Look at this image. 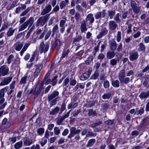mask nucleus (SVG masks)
<instances>
[{
  "instance_id": "obj_1",
  "label": "nucleus",
  "mask_w": 149,
  "mask_h": 149,
  "mask_svg": "<svg viewBox=\"0 0 149 149\" xmlns=\"http://www.w3.org/2000/svg\"><path fill=\"white\" fill-rule=\"evenodd\" d=\"M59 92L56 91H53L51 94L47 96V101L50 102L49 104L50 107H52L56 104L57 101H58L60 98L57 97L59 95Z\"/></svg>"
},
{
  "instance_id": "obj_2",
  "label": "nucleus",
  "mask_w": 149,
  "mask_h": 149,
  "mask_svg": "<svg viewBox=\"0 0 149 149\" xmlns=\"http://www.w3.org/2000/svg\"><path fill=\"white\" fill-rule=\"evenodd\" d=\"M50 15V14H49L39 17L36 22V26L38 27L40 26H44L49 19Z\"/></svg>"
},
{
  "instance_id": "obj_3",
  "label": "nucleus",
  "mask_w": 149,
  "mask_h": 149,
  "mask_svg": "<svg viewBox=\"0 0 149 149\" xmlns=\"http://www.w3.org/2000/svg\"><path fill=\"white\" fill-rule=\"evenodd\" d=\"M80 128L78 127L77 129L74 127H72L70 129V133L68 136V138L70 139L73 137L76 134L79 133L81 130L80 129Z\"/></svg>"
},
{
  "instance_id": "obj_4",
  "label": "nucleus",
  "mask_w": 149,
  "mask_h": 149,
  "mask_svg": "<svg viewBox=\"0 0 149 149\" xmlns=\"http://www.w3.org/2000/svg\"><path fill=\"white\" fill-rule=\"evenodd\" d=\"M49 47V44L48 43L45 44L43 41L40 44L39 47V50L40 53L42 52L45 53L48 50Z\"/></svg>"
},
{
  "instance_id": "obj_5",
  "label": "nucleus",
  "mask_w": 149,
  "mask_h": 149,
  "mask_svg": "<svg viewBox=\"0 0 149 149\" xmlns=\"http://www.w3.org/2000/svg\"><path fill=\"white\" fill-rule=\"evenodd\" d=\"M129 59L132 61H134L136 60L139 57L138 53L135 50L130 52H129Z\"/></svg>"
},
{
  "instance_id": "obj_6",
  "label": "nucleus",
  "mask_w": 149,
  "mask_h": 149,
  "mask_svg": "<svg viewBox=\"0 0 149 149\" xmlns=\"http://www.w3.org/2000/svg\"><path fill=\"white\" fill-rule=\"evenodd\" d=\"M12 77H4L2 80L1 82L0 83V86H3L8 84L11 81Z\"/></svg>"
},
{
  "instance_id": "obj_7",
  "label": "nucleus",
  "mask_w": 149,
  "mask_h": 149,
  "mask_svg": "<svg viewBox=\"0 0 149 149\" xmlns=\"http://www.w3.org/2000/svg\"><path fill=\"white\" fill-rule=\"evenodd\" d=\"M92 70L91 69H89L87 72L81 75L80 76V80L82 81H84L87 79L90 76Z\"/></svg>"
},
{
  "instance_id": "obj_8",
  "label": "nucleus",
  "mask_w": 149,
  "mask_h": 149,
  "mask_svg": "<svg viewBox=\"0 0 149 149\" xmlns=\"http://www.w3.org/2000/svg\"><path fill=\"white\" fill-rule=\"evenodd\" d=\"M52 6L50 4H48L41 11V15H45L49 13L51 10Z\"/></svg>"
},
{
  "instance_id": "obj_9",
  "label": "nucleus",
  "mask_w": 149,
  "mask_h": 149,
  "mask_svg": "<svg viewBox=\"0 0 149 149\" xmlns=\"http://www.w3.org/2000/svg\"><path fill=\"white\" fill-rule=\"evenodd\" d=\"M108 25L109 29L110 31L115 30L118 26L116 22L113 20L109 21Z\"/></svg>"
},
{
  "instance_id": "obj_10",
  "label": "nucleus",
  "mask_w": 149,
  "mask_h": 149,
  "mask_svg": "<svg viewBox=\"0 0 149 149\" xmlns=\"http://www.w3.org/2000/svg\"><path fill=\"white\" fill-rule=\"evenodd\" d=\"M86 23H88L89 24H91L94 22V18L93 17V15L92 13L89 14L88 15L85 19Z\"/></svg>"
},
{
  "instance_id": "obj_11",
  "label": "nucleus",
  "mask_w": 149,
  "mask_h": 149,
  "mask_svg": "<svg viewBox=\"0 0 149 149\" xmlns=\"http://www.w3.org/2000/svg\"><path fill=\"white\" fill-rule=\"evenodd\" d=\"M10 123L8 122L7 119L5 118L2 120V124L1 126V128L3 129L9 127L10 126Z\"/></svg>"
},
{
  "instance_id": "obj_12",
  "label": "nucleus",
  "mask_w": 149,
  "mask_h": 149,
  "mask_svg": "<svg viewBox=\"0 0 149 149\" xmlns=\"http://www.w3.org/2000/svg\"><path fill=\"white\" fill-rule=\"evenodd\" d=\"M110 48L111 51H115L116 49L117 44L115 40L112 39L109 42Z\"/></svg>"
},
{
  "instance_id": "obj_13",
  "label": "nucleus",
  "mask_w": 149,
  "mask_h": 149,
  "mask_svg": "<svg viewBox=\"0 0 149 149\" xmlns=\"http://www.w3.org/2000/svg\"><path fill=\"white\" fill-rule=\"evenodd\" d=\"M37 67L35 71L34 72V76L35 77H37L38 76L42 68V64H39L36 65Z\"/></svg>"
},
{
  "instance_id": "obj_14",
  "label": "nucleus",
  "mask_w": 149,
  "mask_h": 149,
  "mask_svg": "<svg viewBox=\"0 0 149 149\" xmlns=\"http://www.w3.org/2000/svg\"><path fill=\"white\" fill-rule=\"evenodd\" d=\"M149 96V91H142L139 95V98L141 99L146 98Z\"/></svg>"
},
{
  "instance_id": "obj_15",
  "label": "nucleus",
  "mask_w": 149,
  "mask_h": 149,
  "mask_svg": "<svg viewBox=\"0 0 149 149\" xmlns=\"http://www.w3.org/2000/svg\"><path fill=\"white\" fill-rule=\"evenodd\" d=\"M23 45L22 42H18L14 45L15 49L17 51H19L23 47Z\"/></svg>"
},
{
  "instance_id": "obj_16",
  "label": "nucleus",
  "mask_w": 149,
  "mask_h": 149,
  "mask_svg": "<svg viewBox=\"0 0 149 149\" xmlns=\"http://www.w3.org/2000/svg\"><path fill=\"white\" fill-rule=\"evenodd\" d=\"M86 24L85 20L82 21L81 23V31L82 33L84 32L87 30L86 28Z\"/></svg>"
},
{
  "instance_id": "obj_17",
  "label": "nucleus",
  "mask_w": 149,
  "mask_h": 149,
  "mask_svg": "<svg viewBox=\"0 0 149 149\" xmlns=\"http://www.w3.org/2000/svg\"><path fill=\"white\" fill-rule=\"evenodd\" d=\"M125 77V69L121 70L118 74V78L120 81Z\"/></svg>"
},
{
  "instance_id": "obj_18",
  "label": "nucleus",
  "mask_w": 149,
  "mask_h": 149,
  "mask_svg": "<svg viewBox=\"0 0 149 149\" xmlns=\"http://www.w3.org/2000/svg\"><path fill=\"white\" fill-rule=\"evenodd\" d=\"M60 41L59 39H57L56 40L55 42L53 44L52 49L53 50L56 47L58 49H59L60 47Z\"/></svg>"
},
{
  "instance_id": "obj_19",
  "label": "nucleus",
  "mask_w": 149,
  "mask_h": 149,
  "mask_svg": "<svg viewBox=\"0 0 149 149\" xmlns=\"http://www.w3.org/2000/svg\"><path fill=\"white\" fill-rule=\"evenodd\" d=\"M33 143V140L31 139L26 138L24 139V145L25 146H29Z\"/></svg>"
},
{
  "instance_id": "obj_20",
  "label": "nucleus",
  "mask_w": 149,
  "mask_h": 149,
  "mask_svg": "<svg viewBox=\"0 0 149 149\" xmlns=\"http://www.w3.org/2000/svg\"><path fill=\"white\" fill-rule=\"evenodd\" d=\"M109 51L107 53V58L111 59L113 58L115 56V53L114 51Z\"/></svg>"
},
{
  "instance_id": "obj_21",
  "label": "nucleus",
  "mask_w": 149,
  "mask_h": 149,
  "mask_svg": "<svg viewBox=\"0 0 149 149\" xmlns=\"http://www.w3.org/2000/svg\"><path fill=\"white\" fill-rule=\"evenodd\" d=\"M8 88V86H7L0 90V99L3 98L4 97L5 92L7 91Z\"/></svg>"
},
{
  "instance_id": "obj_22",
  "label": "nucleus",
  "mask_w": 149,
  "mask_h": 149,
  "mask_svg": "<svg viewBox=\"0 0 149 149\" xmlns=\"http://www.w3.org/2000/svg\"><path fill=\"white\" fill-rule=\"evenodd\" d=\"M15 29H13V27L9 28L7 32V36L10 37L13 35Z\"/></svg>"
},
{
  "instance_id": "obj_23",
  "label": "nucleus",
  "mask_w": 149,
  "mask_h": 149,
  "mask_svg": "<svg viewBox=\"0 0 149 149\" xmlns=\"http://www.w3.org/2000/svg\"><path fill=\"white\" fill-rule=\"evenodd\" d=\"M34 22V18L33 17H31L25 22L29 25L28 29L30 28L32 26Z\"/></svg>"
},
{
  "instance_id": "obj_24",
  "label": "nucleus",
  "mask_w": 149,
  "mask_h": 149,
  "mask_svg": "<svg viewBox=\"0 0 149 149\" xmlns=\"http://www.w3.org/2000/svg\"><path fill=\"white\" fill-rule=\"evenodd\" d=\"M60 109V108L58 107H56L52 111L50 112L49 114L50 115H55L58 113Z\"/></svg>"
},
{
  "instance_id": "obj_25",
  "label": "nucleus",
  "mask_w": 149,
  "mask_h": 149,
  "mask_svg": "<svg viewBox=\"0 0 149 149\" xmlns=\"http://www.w3.org/2000/svg\"><path fill=\"white\" fill-rule=\"evenodd\" d=\"M132 79H130V78L127 77H125L124 79H123L122 80H121L120 81L121 83H124L125 84H127L129 83L130 81L132 80Z\"/></svg>"
},
{
  "instance_id": "obj_26",
  "label": "nucleus",
  "mask_w": 149,
  "mask_h": 149,
  "mask_svg": "<svg viewBox=\"0 0 149 149\" xmlns=\"http://www.w3.org/2000/svg\"><path fill=\"white\" fill-rule=\"evenodd\" d=\"M144 81L143 84L144 86H146L149 83V75H146L144 77Z\"/></svg>"
},
{
  "instance_id": "obj_27",
  "label": "nucleus",
  "mask_w": 149,
  "mask_h": 149,
  "mask_svg": "<svg viewBox=\"0 0 149 149\" xmlns=\"http://www.w3.org/2000/svg\"><path fill=\"white\" fill-rule=\"evenodd\" d=\"M28 26L26 22H25L19 27V31H21L24 30Z\"/></svg>"
},
{
  "instance_id": "obj_28",
  "label": "nucleus",
  "mask_w": 149,
  "mask_h": 149,
  "mask_svg": "<svg viewBox=\"0 0 149 149\" xmlns=\"http://www.w3.org/2000/svg\"><path fill=\"white\" fill-rule=\"evenodd\" d=\"M111 84L113 87L115 88H118L120 86V82L118 80L112 81Z\"/></svg>"
},
{
  "instance_id": "obj_29",
  "label": "nucleus",
  "mask_w": 149,
  "mask_h": 149,
  "mask_svg": "<svg viewBox=\"0 0 149 149\" xmlns=\"http://www.w3.org/2000/svg\"><path fill=\"white\" fill-rule=\"evenodd\" d=\"M58 26L57 24H56L53 27L52 30V36L53 37L56 33H57L58 31Z\"/></svg>"
},
{
  "instance_id": "obj_30",
  "label": "nucleus",
  "mask_w": 149,
  "mask_h": 149,
  "mask_svg": "<svg viewBox=\"0 0 149 149\" xmlns=\"http://www.w3.org/2000/svg\"><path fill=\"white\" fill-rule=\"evenodd\" d=\"M23 145V142L20 141L16 143L14 146V148L15 149H18L21 148Z\"/></svg>"
},
{
  "instance_id": "obj_31",
  "label": "nucleus",
  "mask_w": 149,
  "mask_h": 149,
  "mask_svg": "<svg viewBox=\"0 0 149 149\" xmlns=\"http://www.w3.org/2000/svg\"><path fill=\"white\" fill-rule=\"evenodd\" d=\"M139 47L138 49V51L139 52H144L145 50V46L142 43H140L139 45Z\"/></svg>"
},
{
  "instance_id": "obj_32",
  "label": "nucleus",
  "mask_w": 149,
  "mask_h": 149,
  "mask_svg": "<svg viewBox=\"0 0 149 149\" xmlns=\"http://www.w3.org/2000/svg\"><path fill=\"white\" fill-rule=\"evenodd\" d=\"M93 56H90L85 61L86 65H89L91 62H93Z\"/></svg>"
},
{
  "instance_id": "obj_33",
  "label": "nucleus",
  "mask_w": 149,
  "mask_h": 149,
  "mask_svg": "<svg viewBox=\"0 0 149 149\" xmlns=\"http://www.w3.org/2000/svg\"><path fill=\"white\" fill-rule=\"evenodd\" d=\"M95 142V139H90L86 145L87 147L92 146Z\"/></svg>"
},
{
  "instance_id": "obj_34",
  "label": "nucleus",
  "mask_w": 149,
  "mask_h": 149,
  "mask_svg": "<svg viewBox=\"0 0 149 149\" xmlns=\"http://www.w3.org/2000/svg\"><path fill=\"white\" fill-rule=\"evenodd\" d=\"M108 15L110 19H112L114 16L116 11L115 10H111L108 11Z\"/></svg>"
},
{
  "instance_id": "obj_35",
  "label": "nucleus",
  "mask_w": 149,
  "mask_h": 149,
  "mask_svg": "<svg viewBox=\"0 0 149 149\" xmlns=\"http://www.w3.org/2000/svg\"><path fill=\"white\" fill-rule=\"evenodd\" d=\"M14 57V56L13 54H11L10 55L7 59V63L8 64H10L13 60Z\"/></svg>"
},
{
  "instance_id": "obj_36",
  "label": "nucleus",
  "mask_w": 149,
  "mask_h": 149,
  "mask_svg": "<svg viewBox=\"0 0 149 149\" xmlns=\"http://www.w3.org/2000/svg\"><path fill=\"white\" fill-rule=\"evenodd\" d=\"M47 139L43 137L41 141L39 142V143L40 144L41 146L43 147L47 143Z\"/></svg>"
},
{
  "instance_id": "obj_37",
  "label": "nucleus",
  "mask_w": 149,
  "mask_h": 149,
  "mask_svg": "<svg viewBox=\"0 0 149 149\" xmlns=\"http://www.w3.org/2000/svg\"><path fill=\"white\" fill-rule=\"evenodd\" d=\"M88 115L89 116H93L97 115V113L95 111H94L92 109H90L88 111Z\"/></svg>"
},
{
  "instance_id": "obj_38",
  "label": "nucleus",
  "mask_w": 149,
  "mask_h": 149,
  "mask_svg": "<svg viewBox=\"0 0 149 149\" xmlns=\"http://www.w3.org/2000/svg\"><path fill=\"white\" fill-rule=\"evenodd\" d=\"M31 8V7H28L26 10L20 14V16L22 17L26 15L30 11Z\"/></svg>"
},
{
  "instance_id": "obj_39",
  "label": "nucleus",
  "mask_w": 149,
  "mask_h": 149,
  "mask_svg": "<svg viewBox=\"0 0 149 149\" xmlns=\"http://www.w3.org/2000/svg\"><path fill=\"white\" fill-rule=\"evenodd\" d=\"M58 76H55L51 80L52 85L53 86L55 85L57 83V79Z\"/></svg>"
},
{
  "instance_id": "obj_40",
  "label": "nucleus",
  "mask_w": 149,
  "mask_h": 149,
  "mask_svg": "<svg viewBox=\"0 0 149 149\" xmlns=\"http://www.w3.org/2000/svg\"><path fill=\"white\" fill-rule=\"evenodd\" d=\"M111 96V94L110 93H107L104 94L102 96V98L104 99H109Z\"/></svg>"
},
{
  "instance_id": "obj_41",
  "label": "nucleus",
  "mask_w": 149,
  "mask_h": 149,
  "mask_svg": "<svg viewBox=\"0 0 149 149\" xmlns=\"http://www.w3.org/2000/svg\"><path fill=\"white\" fill-rule=\"evenodd\" d=\"M104 123L106 125H113L114 124V120H108L104 122Z\"/></svg>"
},
{
  "instance_id": "obj_42",
  "label": "nucleus",
  "mask_w": 149,
  "mask_h": 149,
  "mask_svg": "<svg viewBox=\"0 0 149 149\" xmlns=\"http://www.w3.org/2000/svg\"><path fill=\"white\" fill-rule=\"evenodd\" d=\"M120 14L119 13H117L114 17V19L115 21V22L117 23L119 22L120 21V19L119 18Z\"/></svg>"
},
{
  "instance_id": "obj_43",
  "label": "nucleus",
  "mask_w": 149,
  "mask_h": 149,
  "mask_svg": "<svg viewBox=\"0 0 149 149\" xmlns=\"http://www.w3.org/2000/svg\"><path fill=\"white\" fill-rule=\"evenodd\" d=\"M27 78V76H25L22 78L20 81V84H25L26 82Z\"/></svg>"
},
{
  "instance_id": "obj_44",
  "label": "nucleus",
  "mask_w": 149,
  "mask_h": 149,
  "mask_svg": "<svg viewBox=\"0 0 149 149\" xmlns=\"http://www.w3.org/2000/svg\"><path fill=\"white\" fill-rule=\"evenodd\" d=\"M9 27V25L8 23H5L3 24L0 30V32H1L7 29Z\"/></svg>"
},
{
  "instance_id": "obj_45",
  "label": "nucleus",
  "mask_w": 149,
  "mask_h": 149,
  "mask_svg": "<svg viewBox=\"0 0 149 149\" xmlns=\"http://www.w3.org/2000/svg\"><path fill=\"white\" fill-rule=\"evenodd\" d=\"M130 5L132 8L137 7V4L136 2L133 0H130Z\"/></svg>"
},
{
  "instance_id": "obj_46",
  "label": "nucleus",
  "mask_w": 149,
  "mask_h": 149,
  "mask_svg": "<svg viewBox=\"0 0 149 149\" xmlns=\"http://www.w3.org/2000/svg\"><path fill=\"white\" fill-rule=\"evenodd\" d=\"M102 123V122L101 121H99L98 122L94 123L91 125L90 126L92 127H96L100 125Z\"/></svg>"
},
{
  "instance_id": "obj_47",
  "label": "nucleus",
  "mask_w": 149,
  "mask_h": 149,
  "mask_svg": "<svg viewBox=\"0 0 149 149\" xmlns=\"http://www.w3.org/2000/svg\"><path fill=\"white\" fill-rule=\"evenodd\" d=\"M109 83L108 80L104 81L103 83V86L105 88H108L109 87Z\"/></svg>"
},
{
  "instance_id": "obj_48",
  "label": "nucleus",
  "mask_w": 149,
  "mask_h": 149,
  "mask_svg": "<svg viewBox=\"0 0 149 149\" xmlns=\"http://www.w3.org/2000/svg\"><path fill=\"white\" fill-rule=\"evenodd\" d=\"M37 132L39 135H42L44 132V129L42 127L39 128L37 130Z\"/></svg>"
},
{
  "instance_id": "obj_49",
  "label": "nucleus",
  "mask_w": 149,
  "mask_h": 149,
  "mask_svg": "<svg viewBox=\"0 0 149 149\" xmlns=\"http://www.w3.org/2000/svg\"><path fill=\"white\" fill-rule=\"evenodd\" d=\"M70 84L71 86H74L76 84L77 82L76 81L74 78H70Z\"/></svg>"
},
{
  "instance_id": "obj_50",
  "label": "nucleus",
  "mask_w": 149,
  "mask_h": 149,
  "mask_svg": "<svg viewBox=\"0 0 149 149\" xmlns=\"http://www.w3.org/2000/svg\"><path fill=\"white\" fill-rule=\"evenodd\" d=\"M68 4L66 3H65L64 1H62L60 3V8L62 9L65 7L66 5Z\"/></svg>"
},
{
  "instance_id": "obj_51",
  "label": "nucleus",
  "mask_w": 149,
  "mask_h": 149,
  "mask_svg": "<svg viewBox=\"0 0 149 149\" xmlns=\"http://www.w3.org/2000/svg\"><path fill=\"white\" fill-rule=\"evenodd\" d=\"M54 132L55 134L57 135L60 133V130L58 127H55L54 129Z\"/></svg>"
},
{
  "instance_id": "obj_52",
  "label": "nucleus",
  "mask_w": 149,
  "mask_h": 149,
  "mask_svg": "<svg viewBox=\"0 0 149 149\" xmlns=\"http://www.w3.org/2000/svg\"><path fill=\"white\" fill-rule=\"evenodd\" d=\"M81 17V15L79 12H77L75 15L74 17L77 21H79Z\"/></svg>"
},
{
  "instance_id": "obj_53",
  "label": "nucleus",
  "mask_w": 149,
  "mask_h": 149,
  "mask_svg": "<svg viewBox=\"0 0 149 149\" xmlns=\"http://www.w3.org/2000/svg\"><path fill=\"white\" fill-rule=\"evenodd\" d=\"M117 63V61L115 59H111L110 61V64L112 66L116 65Z\"/></svg>"
},
{
  "instance_id": "obj_54",
  "label": "nucleus",
  "mask_w": 149,
  "mask_h": 149,
  "mask_svg": "<svg viewBox=\"0 0 149 149\" xmlns=\"http://www.w3.org/2000/svg\"><path fill=\"white\" fill-rule=\"evenodd\" d=\"M116 39L117 42H119L121 39V33L120 31L118 32V34L116 36Z\"/></svg>"
},
{
  "instance_id": "obj_55",
  "label": "nucleus",
  "mask_w": 149,
  "mask_h": 149,
  "mask_svg": "<svg viewBox=\"0 0 149 149\" xmlns=\"http://www.w3.org/2000/svg\"><path fill=\"white\" fill-rule=\"evenodd\" d=\"M95 104V102L94 100L90 101L88 104V106L89 107H91L94 106Z\"/></svg>"
},
{
  "instance_id": "obj_56",
  "label": "nucleus",
  "mask_w": 149,
  "mask_h": 149,
  "mask_svg": "<svg viewBox=\"0 0 149 149\" xmlns=\"http://www.w3.org/2000/svg\"><path fill=\"white\" fill-rule=\"evenodd\" d=\"M69 53V50H67V51H65L63 52V54L62 55V56L61 57V58H63L64 57H65Z\"/></svg>"
},
{
  "instance_id": "obj_57",
  "label": "nucleus",
  "mask_w": 149,
  "mask_h": 149,
  "mask_svg": "<svg viewBox=\"0 0 149 149\" xmlns=\"http://www.w3.org/2000/svg\"><path fill=\"white\" fill-rule=\"evenodd\" d=\"M104 36L107 35L108 32V30L106 29V28H104L103 29L102 31L100 32Z\"/></svg>"
},
{
  "instance_id": "obj_58",
  "label": "nucleus",
  "mask_w": 149,
  "mask_h": 149,
  "mask_svg": "<svg viewBox=\"0 0 149 149\" xmlns=\"http://www.w3.org/2000/svg\"><path fill=\"white\" fill-rule=\"evenodd\" d=\"M64 120L62 117L58 118L57 120L56 123L58 125H61Z\"/></svg>"
},
{
  "instance_id": "obj_59",
  "label": "nucleus",
  "mask_w": 149,
  "mask_h": 149,
  "mask_svg": "<svg viewBox=\"0 0 149 149\" xmlns=\"http://www.w3.org/2000/svg\"><path fill=\"white\" fill-rule=\"evenodd\" d=\"M82 38V37L81 36H78L77 37L74 38L73 42H79Z\"/></svg>"
},
{
  "instance_id": "obj_60",
  "label": "nucleus",
  "mask_w": 149,
  "mask_h": 149,
  "mask_svg": "<svg viewBox=\"0 0 149 149\" xmlns=\"http://www.w3.org/2000/svg\"><path fill=\"white\" fill-rule=\"evenodd\" d=\"M55 19V18L54 17H52L50 18L48 23L49 26L51 25L54 23Z\"/></svg>"
},
{
  "instance_id": "obj_61",
  "label": "nucleus",
  "mask_w": 149,
  "mask_h": 149,
  "mask_svg": "<svg viewBox=\"0 0 149 149\" xmlns=\"http://www.w3.org/2000/svg\"><path fill=\"white\" fill-rule=\"evenodd\" d=\"M51 31L50 30L47 33L45 37V40H47L49 38L51 34Z\"/></svg>"
},
{
  "instance_id": "obj_62",
  "label": "nucleus",
  "mask_w": 149,
  "mask_h": 149,
  "mask_svg": "<svg viewBox=\"0 0 149 149\" xmlns=\"http://www.w3.org/2000/svg\"><path fill=\"white\" fill-rule=\"evenodd\" d=\"M132 9L133 10L134 13L135 14H138L139 12L140 9L138 6Z\"/></svg>"
},
{
  "instance_id": "obj_63",
  "label": "nucleus",
  "mask_w": 149,
  "mask_h": 149,
  "mask_svg": "<svg viewBox=\"0 0 149 149\" xmlns=\"http://www.w3.org/2000/svg\"><path fill=\"white\" fill-rule=\"evenodd\" d=\"M144 109L143 108H141L140 109L137 111V114L141 115L144 113Z\"/></svg>"
},
{
  "instance_id": "obj_64",
  "label": "nucleus",
  "mask_w": 149,
  "mask_h": 149,
  "mask_svg": "<svg viewBox=\"0 0 149 149\" xmlns=\"http://www.w3.org/2000/svg\"><path fill=\"white\" fill-rule=\"evenodd\" d=\"M17 139V138L16 137H12L9 138V141L13 143H14L16 141Z\"/></svg>"
}]
</instances>
